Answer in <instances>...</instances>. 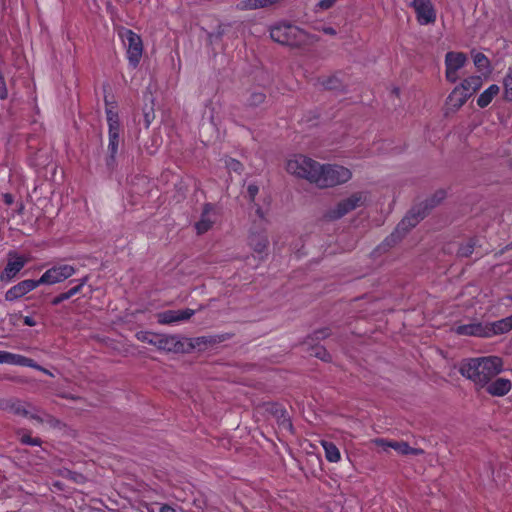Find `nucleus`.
Returning <instances> with one entry per match:
<instances>
[{
    "label": "nucleus",
    "mask_w": 512,
    "mask_h": 512,
    "mask_svg": "<svg viewBox=\"0 0 512 512\" xmlns=\"http://www.w3.org/2000/svg\"><path fill=\"white\" fill-rule=\"evenodd\" d=\"M265 99V95L261 92L259 93H254L252 96H251V104L253 105H258L260 103H262Z\"/></svg>",
    "instance_id": "37"
},
{
    "label": "nucleus",
    "mask_w": 512,
    "mask_h": 512,
    "mask_svg": "<svg viewBox=\"0 0 512 512\" xmlns=\"http://www.w3.org/2000/svg\"><path fill=\"white\" fill-rule=\"evenodd\" d=\"M217 219V213L213 206L206 205L202 215L201 219L196 223V230L199 234L207 232L212 225L215 223Z\"/></svg>",
    "instance_id": "16"
},
{
    "label": "nucleus",
    "mask_w": 512,
    "mask_h": 512,
    "mask_svg": "<svg viewBox=\"0 0 512 512\" xmlns=\"http://www.w3.org/2000/svg\"><path fill=\"white\" fill-rule=\"evenodd\" d=\"M194 315V310H168L157 314V320L160 324H173L188 320Z\"/></svg>",
    "instance_id": "13"
},
{
    "label": "nucleus",
    "mask_w": 512,
    "mask_h": 512,
    "mask_svg": "<svg viewBox=\"0 0 512 512\" xmlns=\"http://www.w3.org/2000/svg\"><path fill=\"white\" fill-rule=\"evenodd\" d=\"M477 245L476 239H469L464 244H462L458 249V255L460 257H469L474 252Z\"/></svg>",
    "instance_id": "31"
},
{
    "label": "nucleus",
    "mask_w": 512,
    "mask_h": 512,
    "mask_svg": "<svg viewBox=\"0 0 512 512\" xmlns=\"http://www.w3.org/2000/svg\"><path fill=\"white\" fill-rule=\"evenodd\" d=\"M322 448L325 452V458L331 463H337L341 459L340 450L331 442L322 441Z\"/></svg>",
    "instance_id": "28"
},
{
    "label": "nucleus",
    "mask_w": 512,
    "mask_h": 512,
    "mask_svg": "<svg viewBox=\"0 0 512 512\" xmlns=\"http://www.w3.org/2000/svg\"><path fill=\"white\" fill-rule=\"evenodd\" d=\"M76 272V269L69 264H60L55 265L49 268L44 274L40 277L39 283L40 285H53L56 283L63 282L64 280L73 276Z\"/></svg>",
    "instance_id": "8"
},
{
    "label": "nucleus",
    "mask_w": 512,
    "mask_h": 512,
    "mask_svg": "<svg viewBox=\"0 0 512 512\" xmlns=\"http://www.w3.org/2000/svg\"><path fill=\"white\" fill-rule=\"evenodd\" d=\"M39 371H42L43 373H45V374H47L49 376H53V374L49 370H47V369H45L43 367H42V369H39Z\"/></svg>",
    "instance_id": "47"
},
{
    "label": "nucleus",
    "mask_w": 512,
    "mask_h": 512,
    "mask_svg": "<svg viewBox=\"0 0 512 512\" xmlns=\"http://www.w3.org/2000/svg\"><path fill=\"white\" fill-rule=\"evenodd\" d=\"M424 217L425 212L421 211L420 207L412 209L397 225L395 232L392 233L389 238H387V242L395 243L403 235H405L411 228L415 227Z\"/></svg>",
    "instance_id": "7"
},
{
    "label": "nucleus",
    "mask_w": 512,
    "mask_h": 512,
    "mask_svg": "<svg viewBox=\"0 0 512 512\" xmlns=\"http://www.w3.org/2000/svg\"><path fill=\"white\" fill-rule=\"evenodd\" d=\"M468 98L467 94L456 86L447 98L448 109L457 111L465 104Z\"/></svg>",
    "instance_id": "20"
},
{
    "label": "nucleus",
    "mask_w": 512,
    "mask_h": 512,
    "mask_svg": "<svg viewBox=\"0 0 512 512\" xmlns=\"http://www.w3.org/2000/svg\"><path fill=\"white\" fill-rule=\"evenodd\" d=\"M483 84L481 76H470L463 80L457 87L462 90L468 97H471L478 91Z\"/></svg>",
    "instance_id": "23"
},
{
    "label": "nucleus",
    "mask_w": 512,
    "mask_h": 512,
    "mask_svg": "<svg viewBox=\"0 0 512 512\" xmlns=\"http://www.w3.org/2000/svg\"><path fill=\"white\" fill-rule=\"evenodd\" d=\"M369 201V192L357 191L345 199L339 201L333 208L327 210L325 217L329 220H337L352 212L353 210L365 206Z\"/></svg>",
    "instance_id": "4"
},
{
    "label": "nucleus",
    "mask_w": 512,
    "mask_h": 512,
    "mask_svg": "<svg viewBox=\"0 0 512 512\" xmlns=\"http://www.w3.org/2000/svg\"><path fill=\"white\" fill-rule=\"evenodd\" d=\"M159 512H176V510L169 505H163L160 507Z\"/></svg>",
    "instance_id": "44"
},
{
    "label": "nucleus",
    "mask_w": 512,
    "mask_h": 512,
    "mask_svg": "<svg viewBox=\"0 0 512 512\" xmlns=\"http://www.w3.org/2000/svg\"><path fill=\"white\" fill-rule=\"evenodd\" d=\"M7 97V88L3 77L0 75V99Z\"/></svg>",
    "instance_id": "40"
},
{
    "label": "nucleus",
    "mask_w": 512,
    "mask_h": 512,
    "mask_svg": "<svg viewBox=\"0 0 512 512\" xmlns=\"http://www.w3.org/2000/svg\"><path fill=\"white\" fill-rule=\"evenodd\" d=\"M27 259L23 256H11L5 267L4 274L7 278L11 279L16 276V274L24 267Z\"/></svg>",
    "instance_id": "22"
},
{
    "label": "nucleus",
    "mask_w": 512,
    "mask_h": 512,
    "mask_svg": "<svg viewBox=\"0 0 512 512\" xmlns=\"http://www.w3.org/2000/svg\"><path fill=\"white\" fill-rule=\"evenodd\" d=\"M269 33L273 41L290 47L307 48L315 44L318 40L315 33H311L306 28L284 21L271 25Z\"/></svg>",
    "instance_id": "2"
},
{
    "label": "nucleus",
    "mask_w": 512,
    "mask_h": 512,
    "mask_svg": "<svg viewBox=\"0 0 512 512\" xmlns=\"http://www.w3.org/2000/svg\"><path fill=\"white\" fill-rule=\"evenodd\" d=\"M152 118H153V117L150 115V113H145V123H146V127H149V125L151 124Z\"/></svg>",
    "instance_id": "45"
},
{
    "label": "nucleus",
    "mask_w": 512,
    "mask_h": 512,
    "mask_svg": "<svg viewBox=\"0 0 512 512\" xmlns=\"http://www.w3.org/2000/svg\"><path fill=\"white\" fill-rule=\"evenodd\" d=\"M323 85L326 87V89L329 90H343L344 85L343 81L338 76H331L329 77Z\"/></svg>",
    "instance_id": "33"
},
{
    "label": "nucleus",
    "mask_w": 512,
    "mask_h": 512,
    "mask_svg": "<svg viewBox=\"0 0 512 512\" xmlns=\"http://www.w3.org/2000/svg\"><path fill=\"white\" fill-rule=\"evenodd\" d=\"M445 198V192L443 190L437 191L430 199L425 202V208H433L439 204Z\"/></svg>",
    "instance_id": "34"
},
{
    "label": "nucleus",
    "mask_w": 512,
    "mask_h": 512,
    "mask_svg": "<svg viewBox=\"0 0 512 512\" xmlns=\"http://www.w3.org/2000/svg\"><path fill=\"white\" fill-rule=\"evenodd\" d=\"M280 1L281 0H242L237 4V9L241 11L263 9L277 4Z\"/></svg>",
    "instance_id": "21"
},
{
    "label": "nucleus",
    "mask_w": 512,
    "mask_h": 512,
    "mask_svg": "<svg viewBox=\"0 0 512 512\" xmlns=\"http://www.w3.org/2000/svg\"><path fill=\"white\" fill-rule=\"evenodd\" d=\"M136 337L141 342H146L160 348H165L168 341H173V338L165 337L164 335L154 334L148 331H140Z\"/></svg>",
    "instance_id": "17"
},
{
    "label": "nucleus",
    "mask_w": 512,
    "mask_h": 512,
    "mask_svg": "<svg viewBox=\"0 0 512 512\" xmlns=\"http://www.w3.org/2000/svg\"><path fill=\"white\" fill-rule=\"evenodd\" d=\"M23 322H24V324H25V325H27V326H35V325H37V322H36V321L34 320V318H33V317H31V316H25V317H23Z\"/></svg>",
    "instance_id": "42"
},
{
    "label": "nucleus",
    "mask_w": 512,
    "mask_h": 512,
    "mask_svg": "<svg viewBox=\"0 0 512 512\" xmlns=\"http://www.w3.org/2000/svg\"><path fill=\"white\" fill-rule=\"evenodd\" d=\"M304 346L307 347V349L310 351V355L311 356H315V357H318L319 355V348L316 346H312L310 341L307 340L304 342Z\"/></svg>",
    "instance_id": "39"
},
{
    "label": "nucleus",
    "mask_w": 512,
    "mask_h": 512,
    "mask_svg": "<svg viewBox=\"0 0 512 512\" xmlns=\"http://www.w3.org/2000/svg\"><path fill=\"white\" fill-rule=\"evenodd\" d=\"M467 62L466 54L462 52H448L445 56L446 79L454 83L458 80V70Z\"/></svg>",
    "instance_id": "9"
},
{
    "label": "nucleus",
    "mask_w": 512,
    "mask_h": 512,
    "mask_svg": "<svg viewBox=\"0 0 512 512\" xmlns=\"http://www.w3.org/2000/svg\"><path fill=\"white\" fill-rule=\"evenodd\" d=\"M3 201L6 205H12L14 203V197L10 193H4L2 195Z\"/></svg>",
    "instance_id": "41"
},
{
    "label": "nucleus",
    "mask_w": 512,
    "mask_h": 512,
    "mask_svg": "<svg viewBox=\"0 0 512 512\" xmlns=\"http://www.w3.org/2000/svg\"><path fill=\"white\" fill-rule=\"evenodd\" d=\"M391 448L400 455H422L424 451L420 448H412L405 441H392Z\"/></svg>",
    "instance_id": "26"
},
{
    "label": "nucleus",
    "mask_w": 512,
    "mask_h": 512,
    "mask_svg": "<svg viewBox=\"0 0 512 512\" xmlns=\"http://www.w3.org/2000/svg\"><path fill=\"white\" fill-rule=\"evenodd\" d=\"M268 244V237L264 231L252 232L249 236V245L258 254L264 253L268 248Z\"/></svg>",
    "instance_id": "18"
},
{
    "label": "nucleus",
    "mask_w": 512,
    "mask_h": 512,
    "mask_svg": "<svg viewBox=\"0 0 512 512\" xmlns=\"http://www.w3.org/2000/svg\"><path fill=\"white\" fill-rule=\"evenodd\" d=\"M0 364H8L14 366H25L34 369H42L35 361L20 354L11 353L8 351H0Z\"/></svg>",
    "instance_id": "11"
},
{
    "label": "nucleus",
    "mask_w": 512,
    "mask_h": 512,
    "mask_svg": "<svg viewBox=\"0 0 512 512\" xmlns=\"http://www.w3.org/2000/svg\"><path fill=\"white\" fill-rule=\"evenodd\" d=\"M30 443H31L32 445H35V444H37V442H36V441L30 442Z\"/></svg>",
    "instance_id": "50"
},
{
    "label": "nucleus",
    "mask_w": 512,
    "mask_h": 512,
    "mask_svg": "<svg viewBox=\"0 0 512 512\" xmlns=\"http://www.w3.org/2000/svg\"><path fill=\"white\" fill-rule=\"evenodd\" d=\"M372 443L376 445L377 447H380L383 449V451H387L388 448H391V440L383 439V438H377L372 440Z\"/></svg>",
    "instance_id": "35"
},
{
    "label": "nucleus",
    "mask_w": 512,
    "mask_h": 512,
    "mask_svg": "<svg viewBox=\"0 0 512 512\" xmlns=\"http://www.w3.org/2000/svg\"><path fill=\"white\" fill-rule=\"evenodd\" d=\"M226 167L228 168L229 171L234 172H240L242 169L241 163L235 159H228L226 161Z\"/></svg>",
    "instance_id": "36"
},
{
    "label": "nucleus",
    "mask_w": 512,
    "mask_h": 512,
    "mask_svg": "<svg viewBox=\"0 0 512 512\" xmlns=\"http://www.w3.org/2000/svg\"><path fill=\"white\" fill-rule=\"evenodd\" d=\"M120 36L126 47L129 64L134 68L137 67L143 54V43L141 37L131 30L122 31Z\"/></svg>",
    "instance_id": "6"
},
{
    "label": "nucleus",
    "mask_w": 512,
    "mask_h": 512,
    "mask_svg": "<svg viewBox=\"0 0 512 512\" xmlns=\"http://www.w3.org/2000/svg\"><path fill=\"white\" fill-rule=\"evenodd\" d=\"M259 188L256 184H249L247 187V193L249 195L250 200H254L257 195Z\"/></svg>",
    "instance_id": "38"
},
{
    "label": "nucleus",
    "mask_w": 512,
    "mask_h": 512,
    "mask_svg": "<svg viewBox=\"0 0 512 512\" xmlns=\"http://www.w3.org/2000/svg\"><path fill=\"white\" fill-rule=\"evenodd\" d=\"M500 88L496 84L490 85L486 90H484L477 99V105L481 108L487 107L494 97L498 95Z\"/></svg>",
    "instance_id": "24"
},
{
    "label": "nucleus",
    "mask_w": 512,
    "mask_h": 512,
    "mask_svg": "<svg viewBox=\"0 0 512 512\" xmlns=\"http://www.w3.org/2000/svg\"><path fill=\"white\" fill-rule=\"evenodd\" d=\"M471 54H472V58H473L475 67L480 72H483L485 74H490L491 66H490L489 59L483 53H480V52L472 51Z\"/></svg>",
    "instance_id": "27"
},
{
    "label": "nucleus",
    "mask_w": 512,
    "mask_h": 512,
    "mask_svg": "<svg viewBox=\"0 0 512 512\" xmlns=\"http://www.w3.org/2000/svg\"><path fill=\"white\" fill-rule=\"evenodd\" d=\"M503 86H504V99L506 101H512V71L511 70H509V72L504 77Z\"/></svg>",
    "instance_id": "32"
},
{
    "label": "nucleus",
    "mask_w": 512,
    "mask_h": 512,
    "mask_svg": "<svg viewBox=\"0 0 512 512\" xmlns=\"http://www.w3.org/2000/svg\"><path fill=\"white\" fill-rule=\"evenodd\" d=\"M486 327L489 337L507 333L512 329V315L492 323H486Z\"/></svg>",
    "instance_id": "19"
},
{
    "label": "nucleus",
    "mask_w": 512,
    "mask_h": 512,
    "mask_svg": "<svg viewBox=\"0 0 512 512\" xmlns=\"http://www.w3.org/2000/svg\"><path fill=\"white\" fill-rule=\"evenodd\" d=\"M24 206L22 203H19V207H18V213H21L22 210H23Z\"/></svg>",
    "instance_id": "48"
},
{
    "label": "nucleus",
    "mask_w": 512,
    "mask_h": 512,
    "mask_svg": "<svg viewBox=\"0 0 512 512\" xmlns=\"http://www.w3.org/2000/svg\"><path fill=\"white\" fill-rule=\"evenodd\" d=\"M503 370V362L497 356L470 358L462 362L460 373L473 382L476 389H483Z\"/></svg>",
    "instance_id": "1"
},
{
    "label": "nucleus",
    "mask_w": 512,
    "mask_h": 512,
    "mask_svg": "<svg viewBox=\"0 0 512 512\" xmlns=\"http://www.w3.org/2000/svg\"><path fill=\"white\" fill-rule=\"evenodd\" d=\"M106 116H107L109 133L116 132L117 134H120L121 125H120L118 113L114 110V107L109 104H107V106H106Z\"/></svg>",
    "instance_id": "25"
},
{
    "label": "nucleus",
    "mask_w": 512,
    "mask_h": 512,
    "mask_svg": "<svg viewBox=\"0 0 512 512\" xmlns=\"http://www.w3.org/2000/svg\"><path fill=\"white\" fill-rule=\"evenodd\" d=\"M286 171L310 183H316L320 179L318 163L302 154L293 155L287 160Z\"/></svg>",
    "instance_id": "3"
},
{
    "label": "nucleus",
    "mask_w": 512,
    "mask_h": 512,
    "mask_svg": "<svg viewBox=\"0 0 512 512\" xmlns=\"http://www.w3.org/2000/svg\"><path fill=\"white\" fill-rule=\"evenodd\" d=\"M351 169L339 164L322 165V188H333L343 185L352 179Z\"/></svg>",
    "instance_id": "5"
},
{
    "label": "nucleus",
    "mask_w": 512,
    "mask_h": 512,
    "mask_svg": "<svg viewBox=\"0 0 512 512\" xmlns=\"http://www.w3.org/2000/svg\"><path fill=\"white\" fill-rule=\"evenodd\" d=\"M483 389H485V391L491 396L503 397L511 391L512 382L509 379L499 377L490 380Z\"/></svg>",
    "instance_id": "14"
},
{
    "label": "nucleus",
    "mask_w": 512,
    "mask_h": 512,
    "mask_svg": "<svg viewBox=\"0 0 512 512\" xmlns=\"http://www.w3.org/2000/svg\"><path fill=\"white\" fill-rule=\"evenodd\" d=\"M86 280H87L86 278L82 279V280L80 281V283H79L77 286H75V287H73V288L69 289L67 292L61 293L60 295H58L57 297H55V298L53 299L52 303H53L54 305H58V304H60L61 302L65 301V300H68V299H69V298H71L72 296H74V295H76L77 293H79V292L81 291L82 287L85 285Z\"/></svg>",
    "instance_id": "29"
},
{
    "label": "nucleus",
    "mask_w": 512,
    "mask_h": 512,
    "mask_svg": "<svg viewBox=\"0 0 512 512\" xmlns=\"http://www.w3.org/2000/svg\"><path fill=\"white\" fill-rule=\"evenodd\" d=\"M412 6L417 14V20L420 24L426 25L436 20V14L429 0H413Z\"/></svg>",
    "instance_id": "10"
},
{
    "label": "nucleus",
    "mask_w": 512,
    "mask_h": 512,
    "mask_svg": "<svg viewBox=\"0 0 512 512\" xmlns=\"http://www.w3.org/2000/svg\"><path fill=\"white\" fill-rule=\"evenodd\" d=\"M455 332L459 335L489 337V332H487L486 324L480 322L458 325L455 328Z\"/></svg>",
    "instance_id": "15"
},
{
    "label": "nucleus",
    "mask_w": 512,
    "mask_h": 512,
    "mask_svg": "<svg viewBox=\"0 0 512 512\" xmlns=\"http://www.w3.org/2000/svg\"><path fill=\"white\" fill-rule=\"evenodd\" d=\"M40 285L39 280H24L15 286L11 287L5 294L7 301H14L21 298L32 290L36 289Z\"/></svg>",
    "instance_id": "12"
},
{
    "label": "nucleus",
    "mask_w": 512,
    "mask_h": 512,
    "mask_svg": "<svg viewBox=\"0 0 512 512\" xmlns=\"http://www.w3.org/2000/svg\"><path fill=\"white\" fill-rule=\"evenodd\" d=\"M324 32L327 33V34H330V35H334L335 34V30L333 28L324 29Z\"/></svg>",
    "instance_id": "46"
},
{
    "label": "nucleus",
    "mask_w": 512,
    "mask_h": 512,
    "mask_svg": "<svg viewBox=\"0 0 512 512\" xmlns=\"http://www.w3.org/2000/svg\"><path fill=\"white\" fill-rule=\"evenodd\" d=\"M321 360H322V361L326 360V358L324 357V355H323V354H322Z\"/></svg>",
    "instance_id": "49"
},
{
    "label": "nucleus",
    "mask_w": 512,
    "mask_h": 512,
    "mask_svg": "<svg viewBox=\"0 0 512 512\" xmlns=\"http://www.w3.org/2000/svg\"><path fill=\"white\" fill-rule=\"evenodd\" d=\"M119 145H120V134H117L116 132L109 133L108 150H109L111 161H113L115 159V156L118 152Z\"/></svg>",
    "instance_id": "30"
},
{
    "label": "nucleus",
    "mask_w": 512,
    "mask_h": 512,
    "mask_svg": "<svg viewBox=\"0 0 512 512\" xmlns=\"http://www.w3.org/2000/svg\"><path fill=\"white\" fill-rule=\"evenodd\" d=\"M337 0H322V9H328L334 5Z\"/></svg>",
    "instance_id": "43"
}]
</instances>
